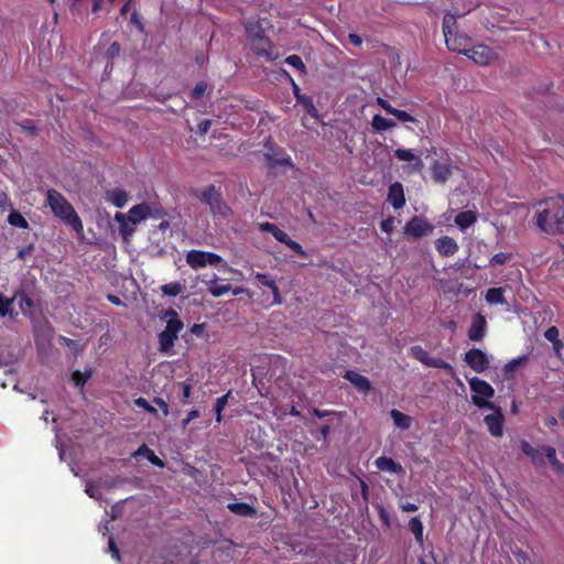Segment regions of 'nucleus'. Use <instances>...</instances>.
I'll list each match as a JSON object with an SVG mask.
<instances>
[{"instance_id": "1", "label": "nucleus", "mask_w": 564, "mask_h": 564, "mask_svg": "<svg viewBox=\"0 0 564 564\" xmlns=\"http://www.w3.org/2000/svg\"><path fill=\"white\" fill-rule=\"evenodd\" d=\"M47 203L55 217L70 226L77 234L84 230L83 223L70 203L57 191L47 192Z\"/></svg>"}, {"instance_id": "2", "label": "nucleus", "mask_w": 564, "mask_h": 564, "mask_svg": "<svg viewBox=\"0 0 564 564\" xmlns=\"http://www.w3.org/2000/svg\"><path fill=\"white\" fill-rule=\"evenodd\" d=\"M192 195L198 198L200 202L207 204L209 209L215 215L226 217L230 214L229 206L225 203L221 194L217 191L214 184H209L203 191L194 189Z\"/></svg>"}, {"instance_id": "3", "label": "nucleus", "mask_w": 564, "mask_h": 564, "mask_svg": "<svg viewBox=\"0 0 564 564\" xmlns=\"http://www.w3.org/2000/svg\"><path fill=\"white\" fill-rule=\"evenodd\" d=\"M470 390L475 392L471 395V402L479 409H496V404L488 399L495 395V389L485 380L474 377L468 380Z\"/></svg>"}, {"instance_id": "4", "label": "nucleus", "mask_w": 564, "mask_h": 564, "mask_svg": "<svg viewBox=\"0 0 564 564\" xmlns=\"http://www.w3.org/2000/svg\"><path fill=\"white\" fill-rule=\"evenodd\" d=\"M186 262L192 269L196 270L207 264L217 267L223 262V258L214 252L191 250L186 254Z\"/></svg>"}, {"instance_id": "5", "label": "nucleus", "mask_w": 564, "mask_h": 564, "mask_svg": "<svg viewBox=\"0 0 564 564\" xmlns=\"http://www.w3.org/2000/svg\"><path fill=\"white\" fill-rule=\"evenodd\" d=\"M410 354L414 359L421 361L426 367L444 369V370L448 371L449 375L455 377V370L448 362H446L445 360H443L441 358L430 357L427 351H425L421 346H412L410 348Z\"/></svg>"}, {"instance_id": "6", "label": "nucleus", "mask_w": 564, "mask_h": 564, "mask_svg": "<svg viewBox=\"0 0 564 564\" xmlns=\"http://www.w3.org/2000/svg\"><path fill=\"white\" fill-rule=\"evenodd\" d=\"M183 326L181 319L167 321L165 329L159 334L161 351H169L174 346L177 334L182 330Z\"/></svg>"}, {"instance_id": "7", "label": "nucleus", "mask_w": 564, "mask_h": 564, "mask_svg": "<svg viewBox=\"0 0 564 564\" xmlns=\"http://www.w3.org/2000/svg\"><path fill=\"white\" fill-rule=\"evenodd\" d=\"M264 148L267 149V152H264L263 156L267 161L268 167L274 169L276 166H292L290 156H288L282 149L273 147L270 140H267Z\"/></svg>"}, {"instance_id": "8", "label": "nucleus", "mask_w": 564, "mask_h": 564, "mask_svg": "<svg viewBox=\"0 0 564 564\" xmlns=\"http://www.w3.org/2000/svg\"><path fill=\"white\" fill-rule=\"evenodd\" d=\"M434 226L425 219L414 216L404 226V235L410 238H421L432 234Z\"/></svg>"}, {"instance_id": "9", "label": "nucleus", "mask_w": 564, "mask_h": 564, "mask_svg": "<svg viewBox=\"0 0 564 564\" xmlns=\"http://www.w3.org/2000/svg\"><path fill=\"white\" fill-rule=\"evenodd\" d=\"M546 207L542 212H547L545 217V226L549 227L550 223H557L561 219V213H564V195L561 194L556 197H550L541 202Z\"/></svg>"}, {"instance_id": "10", "label": "nucleus", "mask_w": 564, "mask_h": 564, "mask_svg": "<svg viewBox=\"0 0 564 564\" xmlns=\"http://www.w3.org/2000/svg\"><path fill=\"white\" fill-rule=\"evenodd\" d=\"M464 361L476 372H484L489 368L488 356L478 348H473L465 354Z\"/></svg>"}, {"instance_id": "11", "label": "nucleus", "mask_w": 564, "mask_h": 564, "mask_svg": "<svg viewBox=\"0 0 564 564\" xmlns=\"http://www.w3.org/2000/svg\"><path fill=\"white\" fill-rule=\"evenodd\" d=\"M492 413L487 414L484 419L489 433L495 437H500L503 434L505 416L501 408L496 405V409H490Z\"/></svg>"}, {"instance_id": "12", "label": "nucleus", "mask_w": 564, "mask_h": 564, "mask_svg": "<svg viewBox=\"0 0 564 564\" xmlns=\"http://www.w3.org/2000/svg\"><path fill=\"white\" fill-rule=\"evenodd\" d=\"M465 54L479 65H488L495 57L494 51L486 45H476L465 51Z\"/></svg>"}, {"instance_id": "13", "label": "nucleus", "mask_w": 564, "mask_h": 564, "mask_svg": "<svg viewBox=\"0 0 564 564\" xmlns=\"http://www.w3.org/2000/svg\"><path fill=\"white\" fill-rule=\"evenodd\" d=\"M487 328V322L484 315L477 313L473 316L471 325L468 329V338L473 341L482 340Z\"/></svg>"}, {"instance_id": "14", "label": "nucleus", "mask_w": 564, "mask_h": 564, "mask_svg": "<svg viewBox=\"0 0 564 564\" xmlns=\"http://www.w3.org/2000/svg\"><path fill=\"white\" fill-rule=\"evenodd\" d=\"M388 200L394 209H400L405 205L404 189L400 182L390 185L388 192Z\"/></svg>"}, {"instance_id": "15", "label": "nucleus", "mask_w": 564, "mask_h": 564, "mask_svg": "<svg viewBox=\"0 0 564 564\" xmlns=\"http://www.w3.org/2000/svg\"><path fill=\"white\" fill-rule=\"evenodd\" d=\"M344 378L348 380L351 384H354L355 388L362 393H367L371 389L369 379L358 373L357 371L347 370L344 375Z\"/></svg>"}, {"instance_id": "16", "label": "nucleus", "mask_w": 564, "mask_h": 564, "mask_svg": "<svg viewBox=\"0 0 564 564\" xmlns=\"http://www.w3.org/2000/svg\"><path fill=\"white\" fill-rule=\"evenodd\" d=\"M432 177L436 183L444 184L452 175V166L435 160L432 165Z\"/></svg>"}, {"instance_id": "17", "label": "nucleus", "mask_w": 564, "mask_h": 564, "mask_svg": "<svg viewBox=\"0 0 564 564\" xmlns=\"http://www.w3.org/2000/svg\"><path fill=\"white\" fill-rule=\"evenodd\" d=\"M456 29V17L452 13H446L443 18V33L446 40L447 47L452 51H456L457 47L452 43L449 36L455 34Z\"/></svg>"}, {"instance_id": "18", "label": "nucleus", "mask_w": 564, "mask_h": 564, "mask_svg": "<svg viewBox=\"0 0 564 564\" xmlns=\"http://www.w3.org/2000/svg\"><path fill=\"white\" fill-rule=\"evenodd\" d=\"M151 214V206L147 203L134 205L128 213L127 217L132 225L140 223L149 217Z\"/></svg>"}, {"instance_id": "19", "label": "nucleus", "mask_w": 564, "mask_h": 564, "mask_svg": "<svg viewBox=\"0 0 564 564\" xmlns=\"http://www.w3.org/2000/svg\"><path fill=\"white\" fill-rule=\"evenodd\" d=\"M435 247L437 251L445 257L453 256L458 249L456 241L448 236L438 238L435 242Z\"/></svg>"}, {"instance_id": "20", "label": "nucleus", "mask_w": 564, "mask_h": 564, "mask_svg": "<svg viewBox=\"0 0 564 564\" xmlns=\"http://www.w3.org/2000/svg\"><path fill=\"white\" fill-rule=\"evenodd\" d=\"M106 199L111 202L116 207L122 208L129 200V194L121 188H113L106 192Z\"/></svg>"}, {"instance_id": "21", "label": "nucleus", "mask_w": 564, "mask_h": 564, "mask_svg": "<svg viewBox=\"0 0 564 564\" xmlns=\"http://www.w3.org/2000/svg\"><path fill=\"white\" fill-rule=\"evenodd\" d=\"M376 466L380 470L390 471L392 474H401L404 471L399 463L387 456L378 457L376 459Z\"/></svg>"}, {"instance_id": "22", "label": "nucleus", "mask_w": 564, "mask_h": 564, "mask_svg": "<svg viewBox=\"0 0 564 564\" xmlns=\"http://www.w3.org/2000/svg\"><path fill=\"white\" fill-rule=\"evenodd\" d=\"M115 220L120 225L119 226V231L123 238V240H128L129 237H131L134 232V225H132L130 221H129V218L122 214V213H117L115 215Z\"/></svg>"}, {"instance_id": "23", "label": "nucleus", "mask_w": 564, "mask_h": 564, "mask_svg": "<svg viewBox=\"0 0 564 564\" xmlns=\"http://www.w3.org/2000/svg\"><path fill=\"white\" fill-rule=\"evenodd\" d=\"M227 508L235 514L240 517H256L257 510L254 507L246 503V502H234L229 503Z\"/></svg>"}, {"instance_id": "24", "label": "nucleus", "mask_w": 564, "mask_h": 564, "mask_svg": "<svg viewBox=\"0 0 564 564\" xmlns=\"http://www.w3.org/2000/svg\"><path fill=\"white\" fill-rule=\"evenodd\" d=\"M477 213L476 212H473V210H466V212H462L459 213L456 217H455V224L462 229H466L468 227H470L471 225H474L476 221H477Z\"/></svg>"}, {"instance_id": "25", "label": "nucleus", "mask_w": 564, "mask_h": 564, "mask_svg": "<svg viewBox=\"0 0 564 564\" xmlns=\"http://www.w3.org/2000/svg\"><path fill=\"white\" fill-rule=\"evenodd\" d=\"M260 230L263 232L271 234L279 242H282L284 245L290 238L286 232L281 230L275 224L272 223L260 224Z\"/></svg>"}, {"instance_id": "26", "label": "nucleus", "mask_w": 564, "mask_h": 564, "mask_svg": "<svg viewBox=\"0 0 564 564\" xmlns=\"http://www.w3.org/2000/svg\"><path fill=\"white\" fill-rule=\"evenodd\" d=\"M251 41V50L257 55H268V50L270 47V40L267 36H258Z\"/></svg>"}, {"instance_id": "27", "label": "nucleus", "mask_w": 564, "mask_h": 564, "mask_svg": "<svg viewBox=\"0 0 564 564\" xmlns=\"http://www.w3.org/2000/svg\"><path fill=\"white\" fill-rule=\"evenodd\" d=\"M390 415L395 426H398L399 429L408 430L411 426L412 419L409 415L402 413L401 411L393 409L391 410Z\"/></svg>"}, {"instance_id": "28", "label": "nucleus", "mask_w": 564, "mask_h": 564, "mask_svg": "<svg viewBox=\"0 0 564 564\" xmlns=\"http://www.w3.org/2000/svg\"><path fill=\"white\" fill-rule=\"evenodd\" d=\"M134 456H145L153 465L163 467L164 464L147 444H142L133 454Z\"/></svg>"}, {"instance_id": "29", "label": "nucleus", "mask_w": 564, "mask_h": 564, "mask_svg": "<svg viewBox=\"0 0 564 564\" xmlns=\"http://www.w3.org/2000/svg\"><path fill=\"white\" fill-rule=\"evenodd\" d=\"M294 95L296 97V100L299 102H301L302 105H304V107L307 109V112L314 117V118H317V109L316 107L314 106L313 104V99L311 97H307L305 95H301L299 93V87L296 85H294Z\"/></svg>"}, {"instance_id": "30", "label": "nucleus", "mask_w": 564, "mask_h": 564, "mask_svg": "<svg viewBox=\"0 0 564 564\" xmlns=\"http://www.w3.org/2000/svg\"><path fill=\"white\" fill-rule=\"evenodd\" d=\"M529 360L528 355L520 356L516 359L510 360L508 364L503 367V373L506 378H510L512 373L520 367L524 366Z\"/></svg>"}, {"instance_id": "31", "label": "nucleus", "mask_w": 564, "mask_h": 564, "mask_svg": "<svg viewBox=\"0 0 564 564\" xmlns=\"http://www.w3.org/2000/svg\"><path fill=\"white\" fill-rule=\"evenodd\" d=\"M371 126L373 130L380 132L395 127L397 123L391 119H387L380 115H375L371 121Z\"/></svg>"}, {"instance_id": "32", "label": "nucleus", "mask_w": 564, "mask_h": 564, "mask_svg": "<svg viewBox=\"0 0 564 564\" xmlns=\"http://www.w3.org/2000/svg\"><path fill=\"white\" fill-rule=\"evenodd\" d=\"M544 454L550 465L558 473L564 470V465L557 459L556 451L552 446L544 445Z\"/></svg>"}, {"instance_id": "33", "label": "nucleus", "mask_w": 564, "mask_h": 564, "mask_svg": "<svg viewBox=\"0 0 564 564\" xmlns=\"http://www.w3.org/2000/svg\"><path fill=\"white\" fill-rule=\"evenodd\" d=\"M409 528L415 536V540L419 544H423V524L421 520L416 517L412 518L409 521Z\"/></svg>"}, {"instance_id": "34", "label": "nucleus", "mask_w": 564, "mask_h": 564, "mask_svg": "<svg viewBox=\"0 0 564 564\" xmlns=\"http://www.w3.org/2000/svg\"><path fill=\"white\" fill-rule=\"evenodd\" d=\"M486 301L490 304H503V291L501 288H491L486 293Z\"/></svg>"}, {"instance_id": "35", "label": "nucleus", "mask_w": 564, "mask_h": 564, "mask_svg": "<svg viewBox=\"0 0 564 564\" xmlns=\"http://www.w3.org/2000/svg\"><path fill=\"white\" fill-rule=\"evenodd\" d=\"M8 223L13 227H19L26 229L29 227V223L26 219L22 216L21 213L17 210H12L8 216Z\"/></svg>"}, {"instance_id": "36", "label": "nucleus", "mask_w": 564, "mask_h": 564, "mask_svg": "<svg viewBox=\"0 0 564 564\" xmlns=\"http://www.w3.org/2000/svg\"><path fill=\"white\" fill-rule=\"evenodd\" d=\"M217 280V276L215 275L214 279L212 281H209L210 285L208 288V292L215 296V297H218V296H221L224 295L225 293H227L228 291L231 290V285L230 284H224V285H216L215 282Z\"/></svg>"}, {"instance_id": "37", "label": "nucleus", "mask_w": 564, "mask_h": 564, "mask_svg": "<svg viewBox=\"0 0 564 564\" xmlns=\"http://www.w3.org/2000/svg\"><path fill=\"white\" fill-rule=\"evenodd\" d=\"M14 299H19V305L24 313L34 307V302L23 291L17 292Z\"/></svg>"}, {"instance_id": "38", "label": "nucleus", "mask_w": 564, "mask_h": 564, "mask_svg": "<svg viewBox=\"0 0 564 564\" xmlns=\"http://www.w3.org/2000/svg\"><path fill=\"white\" fill-rule=\"evenodd\" d=\"M230 393H231L230 391L227 392L223 397L218 398L216 400V402H215L214 411L216 412V421L217 422L221 421V412H223V410L225 409V406L228 403V399H229Z\"/></svg>"}, {"instance_id": "39", "label": "nucleus", "mask_w": 564, "mask_h": 564, "mask_svg": "<svg viewBox=\"0 0 564 564\" xmlns=\"http://www.w3.org/2000/svg\"><path fill=\"white\" fill-rule=\"evenodd\" d=\"M183 286L178 282L167 283L161 286V291L164 295L176 296L183 291Z\"/></svg>"}, {"instance_id": "40", "label": "nucleus", "mask_w": 564, "mask_h": 564, "mask_svg": "<svg viewBox=\"0 0 564 564\" xmlns=\"http://www.w3.org/2000/svg\"><path fill=\"white\" fill-rule=\"evenodd\" d=\"M91 377V370H87L85 372L80 371H74L72 373V380L74 381L75 386L83 387L88 379Z\"/></svg>"}, {"instance_id": "41", "label": "nucleus", "mask_w": 564, "mask_h": 564, "mask_svg": "<svg viewBox=\"0 0 564 564\" xmlns=\"http://www.w3.org/2000/svg\"><path fill=\"white\" fill-rule=\"evenodd\" d=\"M14 300V296L12 299H7L0 292V316L4 317L8 314L12 315L11 305Z\"/></svg>"}, {"instance_id": "42", "label": "nucleus", "mask_w": 564, "mask_h": 564, "mask_svg": "<svg viewBox=\"0 0 564 564\" xmlns=\"http://www.w3.org/2000/svg\"><path fill=\"white\" fill-rule=\"evenodd\" d=\"M285 63L289 64L292 67H295L301 73H306L305 64L303 63L302 58L299 55H290L286 57Z\"/></svg>"}, {"instance_id": "43", "label": "nucleus", "mask_w": 564, "mask_h": 564, "mask_svg": "<svg viewBox=\"0 0 564 564\" xmlns=\"http://www.w3.org/2000/svg\"><path fill=\"white\" fill-rule=\"evenodd\" d=\"M544 446H539V447H535L533 454H531L529 457L531 458V462L535 465V466H540V465H543L544 464V457H545V454H544Z\"/></svg>"}, {"instance_id": "44", "label": "nucleus", "mask_w": 564, "mask_h": 564, "mask_svg": "<svg viewBox=\"0 0 564 564\" xmlns=\"http://www.w3.org/2000/svg\"><path fill=\"white\" fill-rule=\"evenodd\" d=\"M18 124L22 131L26 132L28 134H30L32 137H36L39 134V129L32 120H25Z\"/></svg>"}, {"instance_id": "45", "label": "nucleus", "mask_w": 564, "mask_h": 564, "mask_svg": "<svg viewBox=\"0 0 564 564\" xmlns=\"http://www.w3.org/2000/svg\"><path fill=\"white\" fill-rule=\"evenodd\" d=\"M392 116H394L399 121L401 122H416V118H414L413 116H411L410 113H408L406 111H403V110H399L397 108H394V110L392 111Z\"/></svg>"}, {"instance_id": "46", "label": "nucleus", "mask_w": 564, "mask_h": 564, "mask_svg": "<svg viewBox=\"0 0 564 564\" xmlns=\"http://www.w3.org/2000/svg\"><path fill=\"white\" fill-rule=\"evenodd\" d=\"M394 155L400 161L412 162L414 159H416L415 154H413L410 150H404V149H397L394 151Z\"/></svg>"}, {"instance_id": "47", "label": "nucleus", "mask_w": 564, "mask_h": 564, "mask_svg": "<svg viewBox=\"0 0 564 564\" xmlns=\"http://www.w3.org/2000/svg\"><path fill=\"white\" fill-rule=\"evenodd\" d=\"M511 253H497L490 259V267H495L497 264H505L509 259H511Z\"/></svg>"}, {"instance_id": "48", "label": "nucleus", "mask_w": 564, "mask_h": 564, "mask_svg": "<svg viewBox=\"0 0 564 564\" xmlns=\"http://www.w3.org/2000/svg\"><path fill=\"white\" fill-rule=\"evenodd\" d=\"M207 89V85L204 82H199L195 85L194 89L192 90V98L195 100L200 99L205 91Z\"/></svg>"}, {"instance_id": "49", "label": "nucleus", "mask_w": 564, "mask_h": 564, "mask_svg": "<svg viewBox=\"0 0 564 564\" xmlns=\"http://www.w3.org/2000/svg\"><path fill=\"white\" fill-rule=\"evenodd\" d=\"M121 52V45L118 42H113L106 52V57L113 59L119 56Z\"/></svg>"}, {"instance_id": "50", "label": "nucleus", "mask_w": 564, "mask_h": 564, "mask_svg": "<svg viewBox=\"0 0 564 564\" xmlns=\"http://www.w3.org/2000/svg\"><path fill=\"white\" fill-rule=\"evenodd\" d=\"M285 245L292 250L294 251L296 254L301 256V257H306V252L304 251V249L302 248V246L292 240L291 238H289V240L285 242Z\"/></svg>"}, {"instance_id": "51", "label": "nucleus", "mask_w": 564, "mask_h": 564, "mask_svg": "<svg viewBox=\"0 0 564 564\" xmlns=\"http://www.w3.org/2000/svg\"><path fill=\"white\" fill-rule=\"evenodd\" d=\"M85 491L93 499H96V500L101 499L100 490L98 488H96L93 482H87Z\"/></svg>"}, {"instance_id": "52", "label": "nucleus", "mask_w": 564, "mask_h": 564, "mask_svg": "<svg viewBox=\"0 0 564 564\" xmlns=\"http://www.w3.org/2000/svg\"><path fill=\"white\" fill-rule=\"evenodd\" d=\"M134 402L139 408L144 409L147 412L155 415L158 414V410L153 408L144 398H139Z\"/></svg>"}, {"instance_id": "53", "label": "nucleus", "mask_w": 564, "mask_h": 564, "mask_svg": "<svg viewBox=\"0 0 564 564\" xmlns=\"http://www.w3.org/2000/svg\"><path fill=\"white\" fill-rule=\"evenodd\" d=\"M248 36L250 40H253L258 36H265L264 31L259 25H249L247 28Z\"/></svg>"}, {"instance_id": "54", "label": "nucleus", "mask_w": 564, "mask_h": 564, "mask_svg": "<svg viewBox=\"0 0 564 564\" xmlns=\"http://www.w3.org/2000/svg\"><path fill=\"white\" fill-rule=\"evenodd\" d=\"M256 280L259 281L262 285L268 286L269 289H271L275 284V281L270 279V276L264 273H257Z\"/></svg>"}, {"instance_id": "55", "label": "nucleus", "mask_w": 564, "mask_h": 564, "mask_svg": "<svg viewBox=\"0 0 564 564\" xmlns=\"http://www.w3.org/2000/svg\"><path fill=\"white\" fill-rule=\"evenodd\" d=\"M513 555L519 564H527L528 562H530L528 553L521 549H517L516 551H513Z\"/></svg>"}, {"instance_id": "56", "label": "nucleus", "mask_w": 564, "mask_h": 564, "mask_svg": "<svg viewBox=\"0 0 564 564\" xmlns=\"http://www.w3.org/2000/svg\"><path fill=\"white\" fill-rule=\"evenodd\" d=\"M544 337L551 343L555 341L558 339V329L555 326L549 327L544 333Z\"/></svg>"}, {"instance_id": "57", "label": "nucleus", "mask_w": 564, "mask_h": 564, "mask_svg": "<svg viewBox=\"0 0 564 564\" xmlns=\"http://www.w3.org/2000/svg\"><path fill=\"white\" fill-rule=\"evenodd\" d=\"M380 227L384 232L390 234L394 228V218L389 217V218L382 220L380 224Z\"/></svg>"}, {"instance_id": "58", "label": "nucleus", "mask_w": 564, "mask_h": 564, "mask_svg": "<svg viewBox=\"0 0 564 564\" xmlns=\"http://www.w3.org/2000/svg\"><path fill=\"white\" fill-rule=\"evenodd\" d=\"M34 251V245L30 243L25 246L24 248L20 249L18 252V257L22 260H24L26 257H30Z\"/></svg>"}, {"instance_id": "59", "label": "nucleus", "mask_w": 564, "mask_h": 564, "mask_svg": "<svg viewBox=\"0 0 564 564\" xmlns=\"http://www.w3.org/2000/svg\"><path fill=\"white\" fill-rule=\"evenodd\" d=\"M108 546H109V551L111 552L112 556L117 560V561H120L121 557H120V552H119V549L117 547L116 543H115V540L112 536L109 538V541H108Z\"/></svg>"}, {"instance_id": "60", "label": "nucleus", "mask_w": 564, "mask_h": 564, "mask_svg": "<svg viewBox=\"0 0 564 564\" xmlns=\"http://www.w3.org/2000/svg\"><path fill=\"white\" fill-rule=\"evenodd\" d=\"M520 447H521V451L522 453L525 455V456H530L531 454H533L535 447H533L528 441L525 440H522L520 442Z\"/></svg>"}, {"instance_id": "61", "label": "nucleus", "mask_w": 564, "mask_h": 564, "mask_svg": "<svg viewBox=\"0 0 564 564\" xmlns=\"http://www.w3.org/2000/svg\"><path fill=\"white\" fill-rule=\"evenodd\" d=\"M124 482V480L120 477H115V478H111V479H107L102 482V486L106 487V488H115L119 485H122Z\"/></svg>"}, {"instance_id": "62", "label": "nucleus", "mask_w": 564, "mask_h": 564, "mask_svg": "<svg viewBox=\"0 0 564 564\" xmlns=\"http://www.w3.org/2000/svg\"><path fill=\"white\" fill-rule=\"evenodd\" d=\"M212 126V120L205 119L200 121L197 126V131L200 134H206Z\"/></svg>"}, {"instance_id": "63", "label": "nucleus", "mask_w": 564, "mask_h": 564, "mask_svg": "<svg viewBox=\"0 0 564 564\" xmlns=\"http://www.w3.org/2000/svg\"><path fill=\"white\" fill-rule=\"evenodd\" d=\"M130 21H131V23H133L138 28V30L140 32H144V25H143V23H142V21H141V19H140V17H139L137 11H134L131 14Z\"/></svg>"}, {"instance_id": "64", "label": "nucleus", "mask_w": 564, "mask_h": 564, "mask_svg": "<svg viewBox=\"0 0 564 564\" xmlns=\"http://www.w3.org/2000/svg\"><path fill=\"white\" fill-rule=\"evenodd\" d=\"M180 386L182 388L183 402H185L186 399H188L191 397L192 384L189 382L185 381V382H181Z\"/></svg>"}]
</instances>
